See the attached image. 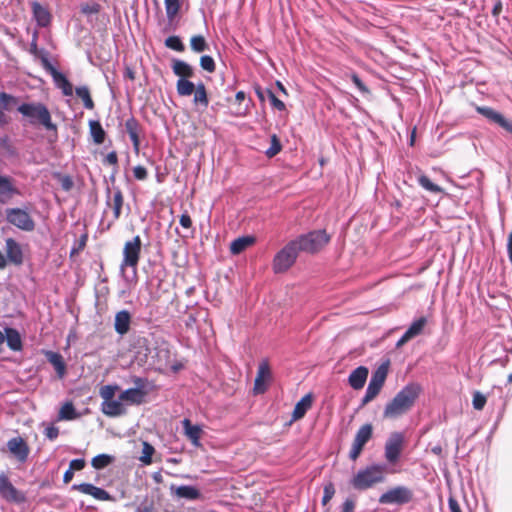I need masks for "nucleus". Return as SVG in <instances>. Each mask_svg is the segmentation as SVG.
<instances>
[{"instance_id":"obj_61","label":"nucleus","mask_w":512,"mask_h":512,"mask_svg":"<svg viewBox=\"0 0 512 512\" xmlns=\"http://www.w3.org/2000/svg\"><path fill=\"white\" fill-rule=\"evenodd\" d=\"M355 502L352 499H346L342 505L341 512H354Z\"/></svg>"},{"instance_id":"obj_39","label":"nucleus","mask_w":512,"mask_h":512,"mask_svg":"<svg viewBox=\"0 0 512 512\" xmlns=\"http://www.w3.org/2000/svg\"><path fill=\"white\" fill-rule=\"evenodd\" d=\"M190 47L195 53H202L209 49V45L202 35H194L190 39Z\"/></svg>"},{"instance_id":"obj_26","label":"nucleus","mask_w":512,"mask_h":512,"mask_svg":"<svg viewBox=\"0 0 512 512\" xmlns=\"http://www.w3.org/2000/svg\"><path fill=\"white\" fill-rule=\"evenodd\" d=\"M6 253L10 262L15 265L23 263V253L20 245L12 238L6 240Z\"/></svg>"},{"instance_id":"obj_5","label":"nucleus","mask_w":512,"mask_h":512,"mask_svg":"<svg viewBox=\"0 0 512 512\" xmlns=\"http://www.w3.org/2000/svg\"><path fill=\"white\" fill-rule=\"evenodd\" d=\"M18 111L26 118L32 125H42L47 130H56V125L52 122L51 114L48 108L42 103H23L18 107Z\"/></svg>"},{"instance_id":"obj_12","label":"nucleus","mask_w":512,"mask_h":512,"mask_svg":"<svg viewBox=\"0 0 512 512\" xmlns=\"http://www.w3.org/2000/svg\"><path fill=\"white\" fill-rule=\"evenodd\" d=\"M7 220L12 225L24 231H32L35 228V222L28 212L20 208H11L6 211Z\"/></svg>"},{"instance_id":"obj_17","label":"nucleus","mask_w":512,"mask_h":512,"mask_svg":"<svg viewBox=\"0 0 512 512\" xmlns=\"http://www.w3.org/2000/svg\"><path fill=\"white\" fill-rule=\"evenodd\" d=\"M478 113L484 116L491 123L497 124L507 132L512 134V122L506 119L501 113L491 107H477Z\"/></svg>"},{"instance_id":"obj_3","label":"nucleus","mask_w":512,"mask_h":512,"mask_svg":"<svg viewBox=\"0 0 512 512\" xmlns=\"http://www.w3.org/2000/svg\"><path fill=\"white\" fill-rule=\"evenodd\" d=\"M422 388L418 383H409L404 386L395 397L387 403L383 416L394 419L407 413L415 404Z\"/></svg>"},{"instance_id":"obj_49","label":"nucleus","mask_w":512,"mask_h":512,"mask_svg":"<svg viewBox=\"0 0 512 512\" xmlns=\"http://www.w3.org/2000/svg\"><path fill=\"white\" fill-rule=\"evenodd\" d=\"M487 402V398L479 391L473 393L472 405L475 410L481 411Z\"/></svg>"},{"instance_id":"obj_47","label":"nucleus","mask_w":512,"mask_h":512,"mask_svg":"<svg viewBox=\"0 0 512 512\" xmlns=\"http://www.w3.org/2000/svg\"><path fill=\"white\" fill-rule=\"evenodd\" d=\"M155 452V449L152 445L147 442L143 444L142 456L140 457V461L146 465L152 463V455Z\"/></svg>"},{"instance_id":"obj_36","label":"nucleus","mask_w":512,"mask_h":512,"mask_svg":"<svg viewBox=\"0 0 512 512\" xmlns=\"http://www.w3.org/2000/svg\"><path fill=\"white\" fill-rule=\"evenodd\" d=\"M175 493L179 498H185L189 500H195L200 497L199 490L193 486L188 485L179 486Z\"/></svg>"},{"instance_id":"obj_53","label":"nucleus","mask_w":512,"mask_h":512,"mask_svg":"<svg viewBox=\"0 0 512 512\" xmlns=\"http://www.w3.org/2000/svg\"><path fill=\"white\" fill-rule=\"evenodd\" d=\"M59 182L63 190L70 191L73 188V180L69 175H59Z\"/></svg>"},{"instance_id":"obj_14","label":"nucleus","mask_w":512,"mask_h":512,"mask_svg":"<svg viewBox=\"0 0 512 512\" xmlns=\"http://www.w3.org/2000/svg\"><path fill=\"white\" fill-rule=\"evenodd\" d=\"M106 205L113 210V222L117 221L122 214L124 196L119 187L107 188Z\"/></svg>"},{"instance_id":"obj_32","label":"nucleus","mask_w":512,"mask_h":512,"mask_svg":"<svg viewBox=\"0 0 512 512\" xmlns=\"http://www.w3.org/2000/svg\"><path fill=\"white\" fill-rule=\"evenodd\" d=\"M5 338L8 347L13 351H20L22 349V340L19 332L14 328H7L5 330Z\"/></svg>"},{"instance_id":"obj_62","label":"nucleus","mask_w":512,"mask_h":512,"mask_svg":"<svg viewBox=\"0 0 512 512\" xmlns=\"http://www.w3.org/2000/svg\"><path fill=\"white\" fill-rule=\"evenodd\" d=\"M254 90L259 101L263 103L267 97L266 90H263L260 85H255Z\"/></svg>"},{"instance_id":"obj_35","label":"nucleus","mask_w":512,"mask_h":512,"mask_svg":"<svg viewBox=\"0 0 512 512\" xmlns=\"http://www.w3.org/2000/svg\"><path fill=\"white\" fill-rule=\"evenodd\" d=\"M196 86L193 82L187 79H178L176 83V90L178 95L186 97L193 94Z\"/></svg>"},{"instance_id":"obj_21","label":"nucleus","mask_w":512,"mask_h":512,"mask_svg":"<svg viewBox=\"0 0 512 512\" xmlns=\"http://www.w3.org/2000/svg\"><path fill=\"white\" fill-rule=\"evenodd\" d=\"M9 451L21 462L25 461L29 454V447L21 437H14L7 443Z\"/></svg>"},{"instance_id":"obj_11","label":"nucleus","mask_w":512,"mask_h":512,"mask_svg":"<svg viewBox=\"0 0 512 512\" xmlns=\"http://www.w3.org/2000/svg\"><path fill=\"white\" fill-rule=\"evenodd\" d=\"M372 435L373 427L370 423L364 424L358 429L349 452V458L352 461L359 458L364 446L372 438Z\"/></svg>"},{"instance_id":"obj_4","label":"nucleus","mask_w":512,"mask_h":512,"mask_svg":"<svg viewBox=\"0 0 512 512\" xmlns=\"http://www.w3.org/2000/svg\"><path fill=\"white\" fill-rule=\"evenodd\" d=\"M386 473L387 469L384 464L370 465L359 470L352 478L351 484L356 490H367L378 483L384 482Z\"/></svg>"},{"instance_id":"obj_52","label":"nucleus","mask_w":512,"mask_h":512,"mask_svg":"<svg viewBox=\"0 0 512 512\" xmlns=\"http://www.w3.org/2000/svg\"><path fill=\"white\" fill-rule=\"evenodd\" d=\"M133 175L135 179L143 181L148 177V171L144 166L138 165L133 168Z\"/></svg>"},{"instance_id":"obj_6","label":"nucleus","mask_w":512,"mask_h":512,"mask_svg":"<svg viewBox=\"0 0 512 512\" xmlns=\"http://www.w3.org/2000/svg\"><path fill=\"white\" fill-rule=\"evenodd\" d=\"M330 240L331 237L326 230H313L294 239L300 252L308 254L318 253Z\"/></svg>"},{"instance_id":"obj_28","label":"nucleus","mask_w":512,"mask_h":512,"mask_svg":"<svg viewBox=\"0 0 512 512\" xmlns=\"http://www.w3.org/2000/svg\"><path fill=\"white\" fill-rule=\"evenodd\" d=\"M33 16L40 27H47L51 22L50 12L40 3L34 1L31 3Z\"/></svg>"},{"instance_id":"obj_38","label":"nucleus","mask_w":512,"mask_h":512,"mask_svg":"<svg viewBox=\"0 0 512 512\" xmlns=\"http://www.w3.org/2000/svg\"><path fill=\"white\" fill-rule=\"evenodd\" d=\"M427 324L426 317L422 316L417 320L413 321L409 328L406 330V333L413 339L414 337L420 335L423 332L424 327Z\"/></svg>"},{"instance_id":"obj_56","label":"nucleus","mask_w":512,"mask_h":512,"mask_svg":"<svg viewBox=\"0 0 512 512\" xmlns=\"http://www.w3.org/2000/svg\"><path fill=\"white\" fill-rule=\"evenodd\" d=\"M86 465V462L84 459H73L70 461L69 468L72 471H80L82 470Z\"/></svg>"},{"instance_id":"obj_9","label":"nucleus","mask_w":512,"mask_h":512,"mask_svg":"<svg viewBox=\"0 0 512 512\" xmlns=\"http://www.w3.org/2000/svg\"><path fill=\"white\" fill-rule=\"evenodd\" d=\"M413 499V492L405 486L394 487L383 493L379 498L380 504H407Z\"/></svg>"},{"instance_id":"obj_23","label":"nucleus","mask_w":512,"mask_h":512,"mask_svg":"<svg viewBox=\"0 0 512 512\" xmlns=\"http://www.w3.org/2000/svg\"><path fill=\"white\" fill-rule=\"evenodd\" d=\"M368 373H369V371H368L367 367H365V366L357 367L350 373V375L348 377L349 385L355 390L362 389L367 380Z\"/></svg>"},{"instance_id":"obj_43","label":"nucleus","mask_w":512,"mask_h":512,"mask_svg":"<svg viewBox=\"0 0 512 512\" xmlns=\"http://www.w3.org/2000/svg\"><path fill=\"white\" fill-rule=\"evenodd\" d=\"M113 460L114 458L108 454H99L93 457L91 464L95 469L100 470L109 466Z\"/></svg>"},{"instance_id":"obj_7","label":"nucleus","mask_w":512,"mask_h":512,"mask_svg":"<svg viewBox=\"0 0 512 512\" xmlns=\"http://www.w3.org/2000/svg\"><path fill=\"white\" fill-rule=\"evenodd\" d=\"M300 253L296 242L289 241L281 250H279L272 261V269L275 274L288 271L296 262Z\"/></svg>"},{"instance_id":"obj_34","label":"nucleus","mask_w":512,"mask_h":512,"mask_svg":"<svg viewBox=\"0 0 512 512\" xmlns=\"http://www.w3.org/2000/svg\"><path fill=\"white\" fill-rule=\"evenodd\" d=\"M193 93H194V98H193L194 104L201 105L204 108H207L209 105V98L207 95L205 85L202 82L197 84L196 89L194 90Z\"/></svg>"},{"instance_id":"obj_25","label":"nucleus","mask_w":512,"mask_h":512,"mask_svg":"<svg viewBox=\"0 0 512 512\" xmlns=\"http://www.w3.org/2000/svg\"><path fill=\"white\" fill-rule=\"evenodd\" d=\"M184 434L191 441V443L195 447L201 446L200 438L202 434V429L199 425H193L189 419H184L182 421Z\"/></svg>"},{"instance_id":"obj_10","label":"nucleus","mask_w":512,"mask_h":512,"mask_svg":"<svg viewBox=\"0 0 512 512\" xmlns=\"http://www.w3.org/2000/svg\"><path fill=\"white\" fill-rule=\"evenodd\" d=\"M387 377V369L380 366L372 375L366 393L362 399V406L372 401L381 391Z\"/></svg>"},{"instance_id":"obj_29","label":"nucleus","mask_w":512,"mask_h":512,"mask_svg":"<svg viewBox=\"0 0 512 512\" xmlns=\"http://www.w3.org/2000/svg\"><path fill=\"white\" fill-rule=\"evenodd\" d=\"M313 402V398L311 394H306L303 396L295 405L294 410L292 412V421H297L302 419L307 411L311 408Z\"/></svg>"},{"instance_id":"obj_24","label":"nucleus","mask_w":512,"mask_h":512,"mask_svg":"<svg viewBox=\"0 0 512 512\" xmlns=\"http://www.w3.org/2000/svg\"><path fill=\"white\" fill-rule=\"evenodd\" d=\"M131 314L127 310H121L116 313L114 319V329L119 335H125L130 330Z\"/></svg>"},{"instance_id":"obj_46","label":"nucleus","mask_w":512,"mask_h":512,"mask_svg":"<svg viewBox=\"0 0 512 512\" xmlns=\"http://www.w3.org/2000/svg\"><path fill=\"white\" fill-rule=\"evenodd\" d=\"M282 150V145L276 134L271 136V145L266 150L265 154L267 157L272 158L276 156Z\"/></svg>"},{"instance_id":"obj_20","label":"nucleus","mask_w":512,"mask_h":512,"mask_svg":"<svg viewBox=\"0 0 512 512\" xmlns=\"http://www.w3.org/2000/svg\"><path fill=\"white\" fill-rule=\"evenodd\" d=\"M125 129L132 141L134 151L138 153L140 150V134L142 132V126L135 117L131 116L125 122Z\"/></svg>"},{"instance_id":"obj_18","label":"nucleus","mask_w":512,"mask_h":512,"mask_svg":"<svg viewBox=\"0 0 512 512\" xmlns=\"http://www.w3.org/2000/svg\"><path fill=\"white\" fill-rule=\"evenodd\" d=\"M72 490L78 491L85 495H89L99 501L113 500L112 496L106 490L91 483L74 484L72 486Z\"/></svg>"},{"instance_id":"obj_19","label":"nucleus","mask_w":512,"mask_h":512,"mask_svg":"<svg viewBox=\"0 0 512 512\" xmlns=\"http://www.w3.org/2000/svg\"><path fill=\"white\" fill-rule=\"evenodd\" d=\"M0 496L9 502H22L24 497L5 474L0 475Z\"/></svg>"},{"instance_id":"obj_64","label":"nucleus","mask_w":512,"mask_h":512,"mask_svg":"<svg viewBox=\"0 0 512 512\" xmlns=\"http://www.w3.org/2000/svg\"><path fill=\"white\" fill-rule=\"evenodd\" d=\"M507 251H508L509 260L512 263V231L508 235Z\"/></svg>"},{"instance_id":"obj_51","label":"nucleus","mask_w":512,"mask_h":512,"mask_svg":"<svg viewBox=\"0 0 512 512\" xmlns=\"http://www.w3.org/2000/svg\"><path fill=\"white\" fill-rule=\"evenodd\" d=\"M335 494V487L333 485V483H328L327 485H325L324 487V491H323V497H322V504L323 505H326L330 502V500L333 498Z\"/></svg>"},{"instance_id":"obj_55","label":"nucleus","mask_w":512,"mask_h":512,"mask_svg":"<svg viewBox=\"0 0 512 512\" xmlns=\"http://www.w3.org/2000/svg\"><path fill=\"white\" fill-rule=\"evenodd\" d=\"M16 98L6 92H0V105L3 108H8L11 103H15Z\"/></svg>"},{"instance_id":"obj_60","label":"nucleus","mask_w":512,"mask_h":512,"mask_svg":"<svg viewBox=\"0 0 512 512\" xmlns=\"http://www.w3.org/2000/svg\"><path fill=\"white\" fill-rule=\"evenodd\" d=\"M105 162L107 164H109V165L117 166V164H118L117 153L115 151H112V152L108 153L106 158H105Z\"/></svg>"},{"instance_id":"obj_13","label":"nucleus","mask_w":512,"mask_h":512,"mask_svg":"<svg viewBox=\"0 0 512 512\" xmlns=\"http://www.w3.org/2000/svg\"><path fill=\"white\" fill-rule=\"evenodd\" d=\"M272 379V372L268 360H262L258 366L257 375L254 381V394H263L268 388Z\"/></svg>"},{"instance_id":"obj_8","label":"nucleus","mask_w":512,"mask_h":512,"mask_svg":"<svg viewBox=\"0 0 512 512\" xmlns=\"http://www.w3.org/2000/svg\"><path fill=\"white\" fill-rule=\"evenodd\" d=\"M142 249V242L139 235L135 236L132 240L126 241L123 247V259L121 262V269L131 267L136 269L140 260Z\"/></svg>"},{"instance_id":"obj_54","label":"nucleus","mask_w":512,"mask_h":512,"mask_svg":"<svg viewBox=\"0 0 512 512\" xmlns=\"http://www.w3.org/2000/svg\"><path fill=\"white\" fill-rule=\"evenodd\" d=\"M351 80L362 93L368 94L370 92L368 87L363 83L357 74L353 73L351 75Z\"/></svg>"},{"instance_id":"obj_59","label":"nucleus","mask_w":512,"mask_h":512,"mask_svg":"<svg viewBox=\"0 0 512 512\" xmlns=\"http://www.w3.org/2000/svg\"><path fill=\"white\" fill-rule=\"evenodd\" d=\"M448 506L451 512H462L458 501L454 497H449Z\"/></svg>"},{"instance_id":"obj_48","label":"nucleus","mask_w":512,"mask_h":512,"mask_svg":"<svg viewBox=\"0 0 512 512\" xmlns=\"http://www.w3.org/2000/svg\"><path fill=\"white\" fill-rule=\"evenodd\" d=\"M266 94L274 109L278 111H284L286 109L285 103L282 100L278 99L271 89H266Z\"/></svg>"},{"instance_id":"obj_15","label":"nucleus","mask_w":512,"mask_h":512,"mask_svg":"<svg viewBox=\"0 0 512 512\" xmlns=\"http://www.w3.org/2000/svg\"><path fill=\"white\" fill-rule=\"evenodd\" d=\"M403 447V436L401 433H393L385 444V458L394 464L398 461Z\"/></svg>"},{"instance_id":"obj_2","label":"nucleus","mask_w":512,"mask_h":512,"mask_svg":"<svg viewBox=\"0 0 512 512\" xmlns=\"http://www.w3.org/2000/svg\"><path fill=\"white\" fill-rule=\"evenodd\" d=\"M422 388L418 383H409L404 386L395 397L387 403L383 416L394 419L407 413L415 404Z\"/></svg>"},{"instance_id":"obj_16","label":"nucleus","mask_w":512,"mask_h":512,"mask_svg":"<svg viewBox=\"0 0 512 512\" xmlns=\"http://www.w3.org/2000/svg\"><path fill=\"white\" fill-rule=\"evenodd\" d=\"M43 63L47 71L53 78L55 85L62 90L65 96H71L73 94V86L67 77L53 67L47 59H43Z\"/></svg>"},{"instance_id":"obj_50","label":"nucleus","mask_w":512,"mask_h":512,"mask_svg":"<svg viewBox=\"0 0 512 512\" xmlns=\"http://www.w3.org/2000/svg\"><path fill=\"white\" fill-rule=\"evenodd\" d=\"M200 66L203 70L213 73L216 69L214 59L209 55H203L200 58Z\"/></svg>"},{"instance_id":"obj_44","label":"nucleus","mask_w":512,"mask_h":512,"mask_svg":"<svg viewBox=\"0 0 512 512\" xmlns=\"http://www.w3.org/2000/svg\"><path fill=\"white\" fill-rule=\"evenodd\" d=\"M418 183L421 187H423L425 190L432 192V193H440L442 192V188L438 186L437 184H434L430 178L426 175H421L418 178Z\"/></svg>"},{"instance_id":"obj_33","label":"nucleus","mask_w":512,"mask_h":512,"mask_svg":"<svg viewBox=\"0 0 512 512\" xmlns=\"http://www.w3.org/2000/svg\"><path fill=\"white\" fill-rule=\"evenodd\" d=\"M89 130L95 144L100 145L105 141L106 133L99 121L90 120Z\"/></svg>"},{"instance_id":"obj_41","label":"nucleus","mask_w":512,"mask_h":512,"mask_svg":"<svg viewBox=\"0 0 512 512\" xmlns=\"http://www.w3.org/2000/svg\"><path fill=\"white\" fill-rule=\"evenodd\" d=\"M78 413L72 402H66L59 411V419L74 420L78 417Z\"/></svg>"},{"instance_id":"obj_31","label":"nucleus","mask_w":512,"mask_h":512,"mask_svg":"<svg viewBox=\"0 0 512 512\" xmlns=\"http://www.w3.org/2000/svg\"><path fill=\"white\" fill-rule=\"evenodd\" d=\"M172 70L179 79H187L194 76V70L188 63L175 59L172 64Z\"/></svg>"},{"instance_id":"obj_40","label":"nucleus","mask_w":512,"mask_h":512,"mask_svg":"<svg viewBox=\"0 0 512 512\" xmlns=\"http://www.w3.org/2000/svg\"><path fill=\"white\" fill-rule=\"evenodd\" d=\"M101 10L102 6L94 0L81 3L80 5V12L86 16L99 14Z\"/></svg>"},{"instance_id":"obj_45","label":"nucleus","mask_w":512,"mask_h":512,"mask_svg":"<svg viewBox=\"0 0 512 512\" xmlns=\"http://www.w3.org/2000/svg\"><path fill=\"white\" fill-rule=\"evenodd\" d=\"M165 46L177 52H183L185 46L179 36H169L165 40Z\"/></svg>"},{"instance_id":"obj_22","label":"nucleus","mask_w":512,"mask_h":512,"mask_svg":"<svg viewBox=\"0 0 512 512\" xmlns=\"http://www.w3.org/2000/svg\"><path fill=\"white\" fill-rule=\"evenodd\" d=\"M44 355L48 362L54 367L58 378H64L67 372V367L63 356L60 353L54 351H45Z\"/></svg>"},{"instance_id":"obj_37","label":"nucleus","mask_w":512,"mask_h":512,"mask_svg":"<svg viewBox=\"0 0 512 512\" xmlns=\"http://www.w3.org/2000/svg\"><path fill=\"white\" fill-rule=\"evenodd\" d=\"M76 95L83 101V105L86 109L92 110L95 107L94 101L91 98L88 87L81 86L75 89Z\"/></svg>"},{"instance_id":"obj_27","label":"nucleus","mask_w":512,"mask_h":512,"mask_svg":"<svg viewBox=\"0 0 512 512\" xmlns=\"http://www.w3.org/2000/svg\"><path fill=\"white\" fill-rule=\"evenodd\" d=\"M18 189L13 185L10 177L0 175V202L5 203L12 198L13 195L18 194Z\"/></svg>"},{"instance_id":"obj_57","label":"nucleus","mask_w":512,"mask_h":512,"mask_svg":"<svg viewBox=\"0 0 512 512\" xmlns=\"http://www.w3.org/2000/svg\"><path fill=\"white\" fill-rule=\"evenodd\" d=\"M179 222H180V225L185 229H190L192 227V219H191L190 215L188 214V212H184L180 216Z\"/></svg>"},{"instance_id":"obj_58","label":"nucleus","mask_w":512,"mask_h":512,"mask_svg":"<svg viewBox=\"0 0 512 512\" xmlns=\"http://www.w3.org/2000/svg\"><path fill=\"white\" fill-rule=\"evenodd\" d=\"M45 435L50 440H54L59 435V429L57 427H55V426H50V427L46 428Z\"/></svg>"},{"instance_id":"obj_42","label":"nucleus","mask_w":512,"mask_h":512,"mask_svg":"<svg viewBox=\"0 0 512 512\" xmlns=\"http://www.w3.org/2000/svg\"><path fill=\"white\" fill-rule=\"evenodd\" d=\"M167 18L172 21L181 8L180 0H164Z\"/></svg>"},{"instance_id":"obj_30","label":"nucleus","mask_w":512,"mask_h":512,"mask_svg":"<svg viewBox=\"0 0 512 512\" xmlns=\"http://www.w3.org/2000/svg\"><path fill=\"white\" fill-rule=\"evenodd\" d=\"M256 242L254 236H242L233 240L230 244V252L233 255H238L252 246Z\"/></svg>"},{"instance_id":"obj_63","label":"nucleus","mask_w":512,"mask_h":512,"mask_svg":"<svg viewBox=\"0 0 512 512\" xmlns=\"http://www.w3.org/2000/svg\"><path fill=\"white\" fill-rule=\"evenodd\" d=\"M74 477V471H72L70 468H68L64 475H63V482L65 484H68L69 482H71V480L73 479Z\"/></svg>"},{"instance_id":"obj_1","label":"nucleus","mask_w":512,"mask_h":512,"mask_svg":"<svg viewBox=\"0 0 512 512\" xmlns=\"http://www.w3.org/2000/svg\"><path fill=\"white\" fill-rule=\"evenodd\" d=\"M117 385H104L100 388L99 394L103 399L101 411L108 417H118L127 413L125 403L128 405H141L145 403L148 392L145 389L129 388L119 394L117 400L114 399L118 390Z\"/></svg>"}]
</instances>
